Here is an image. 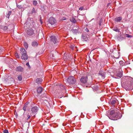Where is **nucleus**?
<instances>
[{"instance_id":"f257e3e1","label":"nucleus","mask_w":133,"mask_h":133,"mask_svg":"<svg viewBox=\"0 0 133 133\" xmlns=\"http://www.w3.org/2000/svg\"><path fill=\"white\" fill-rule=\"evenodd\" d=\"M122 86L127 90H130L133 89V78L125 76L122 78Z\"/></svg>"},{"instance_id":"f03ea898","label":"nucleus","mask_w":133,"mask_h":133,"mask_svg":"<svg viewBox=\"0 0 133 133\" xmlns=\"http://www.w3.org/2000/svg\"><path fill=\"white\" fill-rule=\"evenodd\" d=\"M121 114L118 112H115L114 110L110 111L108 117L110 119L116 120L121 118Z\"/></svg>"},{"instance_id":"7ed1b4c3","label":"nucleus","mask_w":133,"mask_h":133,"mask_svg":"<svg viewBox=\"0 0 133 133\" xmlns=\"http://www.w3.org/2000/svg\"><path fill=\"white\" fill-rule=\"evenodd\" d=\"M20 53L22 55L21 56L22 59L26 60L28 59V57L26 53V51L25 49L23 48H21L20 49Z\"/></svg>"},{"instance_id":"20e7f679","label":"nucleus","mask_w":133,"mask_h":133,"mask_svg":"<svg viewBox=\"0 0 133 133\" xmlns=\"http://www.w3.org/2000/svg\"><path fill=\"white\" fill-rule=\"evenodd\" d=\"M67 81L69 83L73 84L75 83L76 80L73 76H70L68 78Z\"/></svg>"},{"instance_id":"39448f33","label":"nucleus","mask_w":133,"mask_h":133,"mask_svg":"<svg viewBox=\"0 0 133 133\" xmlns=\"http://www.w3.org/2000/svg\"><path fill=\"white\" fill-rule=\"evenodd\" d=\"M81 82L85 84L87 82L88 80V76H83L80 79Z\"/></svg>"},{"instance_id":"423d86ee","label":"nucleus","mask_w":133,"mask_h":133,"mask_svg":"<svg viewBox=\"0 0 133 133\" xmlns=\"http://www.w3.org/2000/svg\"><path fill=\"white\" fill-rule=\"evenodd\" d=\"M51 41L52 42L54 43L55 44L58 42L57 38L54 36H51L50 37Z\"/></svg>"},{"instance_id":"0eeeda50","label":"nucleus","mask_w":133,"mask_h":133,"mask_svg":"<svg viewBox=\"0 0 133 133\" xmlns=\"http://www.w3.org/2000/svg\"><path fill=\"white\" fill-rule=\"evenodd\" d=\"M49 23L51 25H53L56 22V20L55 18L53 17H51L49 19Z\"/></svg>"},{"instance_id":"6e6552de","label":"nucleus","mask_w":133,"mask_h":133,"mask_svg":"<svg viewBox=\"0 0 133 133\" xmlns=\"http://www.w3.org/2000/svg\"><path fill=\"white\" fill-rule=\"evenodd\" d=\"M39 29H38L36 30L35 31V33L34 32V36H35V37L34 38H36V39H37L38 38L39 35Z\"/></svg>"},{"instance_id":"1a4fd4ad","label":"nucleus","mask_w":133,"mask_h":133,"mask_svg":"<svg viewBox=\"0 0 133 133\" xmlns=\"http://www.w3.org/2000/svg\"><path fill=\"white\" fill-rule=\"evenodd\" d=\"M43 89L41 87H38L37 89V92L38 93L41 94L43 91Z\"/></svg>"},{"instance_id":"9d476101","label":"nucleus","mask_w":133,"mask_h":133,"mask_svg":"<svg viewBox=\"0 0 133 133\" xmlns=\"http://www.w3.org/2000/svg\"><path fill=\"white\" fill-rule=\"evenodd\" d=\"M82 39L83 41H87L88 40V38L86 35H83L82 36Z\"/></svg>"},{"instance_id":"9b49d317","label":"nucleus","mask_w":133,"mask_h":133,"mask_svg":"<svg viewBox=\"0 0 133 133\" xmlns=\"http://www.w3.org/2000/svg\"><path fill=\"white\" fill-rule=\"evenodd\" d=\"M99 74V75L101 76L102 78L103 79L105 77V73L104 72H102V71H100Z\"/></svg>"},{"instance_id":"f8f14e48","label":"nucleus","mask_w":133,"mask_h":133,"mask_svg":"<svg viewBox=\"0 0 133 133\" xmlns=\"http://www.w3.org/2000/svg\"><path fill=\"white\" fill-rule=\"evenodd\" d=\"M116 75L117 77L121 78L123 76L122 73L121 72H118Z\"/></svg>"},{"instance_id":"ddd939ff","label":"nucleus","mask_w":133,"mask_h":133,"mask_svg":"<svg viewBox=\"0 0 133 133\" xmlns=\"http://www.w3.org/2000/svg\"><path fill=\"white\" fill-rule=\"evenodd\" d=\"M29 103V102H27L25 103L24 105V107L23 108V110L24 111H25L26 110V108L28 107V105Z\"/></svg>"},{"instance_id":"4468645a","label":"nucleus","mask_w":133,"mask_h":133,"mask_svg":"<svg viewBox=\"0 0 133 133\" xmlns=\"http://www.w3.org/2000/svg\"><path fill=\"white\" fill-rule=\"evenodd\" d=\"M27 34L29 35H31L33 34V31L32 29H28L27 32Z\"/></svg>"},{"instance_id":"2eb2a0df","label":"nucleus","mask_w":133,"mask_h":133,"mask_svg":"<svg viewBox=\"0 0 133 133\" xmlns=\"http://www.w3.org/2000/svg\"><path fill=\"white\" fill-rule=\"evenodd\" d=\"M42 81V80L41 78H38L36 80V82L38 84H40L41 83Z\"/></svg>"},{"instance_id":"dca6fc26","label":"nucleus","mask_w":133,"mask_h":133,"mask_svg":"<svg viewBox=\"0 0 133 133\" xmlns=\"http://www.w3.org/2000/svg\"><path fill=\"white\" fill-rule=\"evenodd\" d=\"M122 19L121 17H118L115 18V21L116 22H119L122 20Z\"/></svg>"},{"instance_id":"f3484780","label":"nucleus","mask_w":133,"mask_h":133,"mask_svg":"<svg viewBox=\"0 0 133 133\" xmlns=\"http://www.w3.org/2000/svg\"><path fill=\"white\" fill-rule=\"evenodd\" d=\"M0 28L4 30H6L8 29L7 26L1 25H0Z\"/></svg>"},{"instance_id":"a211bd4d","label":"nucleus","mask_w":133,"mask_h":133,"mask_svg":"<svg viewBox=\"0 0 133 133\" xmlns=\"http://www.w3.org/2000/svg\"><path fill=\"white\" fill-rule=\"evenodd\" d=\"M23 69V68L21 66H18L16 70L17 71H22Z\"/></svg>"},{"instance_id":"6ab92c4d","label":"nucleus","mask_w":133,"mask_h":133,"mask_svg":"<svg viewBox=\"0 0 133 133\" xmlns=\"http://www.w3.org/2000/svg\"><path fill=\"white\" fill-rule=\"evenodd\" d=\"M38 42L37 41H34V47H37L38 45Z\"/></svg>"},{"instance_id":"aec40b11","label":"nucleus","mask_w":133,"mask_h":133,"mask_svg":"<svg viewBox=\"0 0 133 133\" xmlns=\"http://www.w3.org/2000/svg\"><path fill=\"white\" fill-rule=\"evenodd\" d=\"M117 101V100L116 99H115L114 100H111V103L112 104L114 105L116 103Z\"/></svg>"},{"instance_id":"412c9836","label":"nucleus","mask_w":133,"mask_h":133,"mask_svg":"<svg viewBox=\"0 0 133 133\" xmlns=\"http://www.w3.org/2000/svg\"><path fill=\"white\" fill-rule=\"evenodd\" d=\"M30 106H29L28 107V110H29L30 109V108H31V110L32 111V112H33V107H32V106H33V104H32V103H30Z\"/></svg>"},{"instance_id":"4be33fe9","label":"nucleus","mask_w":133,"mask_h":133,"mask_svg":"<svg viewBox=\"0 0 133 133\" xmlns=\"http://www.w3.org/2000/svg\"><path fill=\"white\" fill-rule=\"evenodd\" d=\"M70 20L71 21L74 23H75L76 22V20L73 17H72L70 18Z\"/></svg>"},{"instance_id":"5701e85b","label":"nucleus","mask_w":133,"mask_h":133,"mask_svg":"<svg viewBox=\"0 0 133 133\" xmlns=\"http://www.w3.org/2000/svg\"><path fill=\"white\" fill-rule=\"evenodd\" d=\"M38 110V108L36 106L34 107V114H35V113H36L37 111Z\"/></svg>"},{"instance_id":"b1692460","label":"nucleus","mask_w":133,"mask_h":133,"mask_svg":"<svg viewBox=\"0 0 133 133\" xmlns=\"http://www.w3.org/2000/svg\"><path fill=\"white\" fill-rule=\"evenodd\" d=\"M11 11H9L8 12V13L6 15V17L8 18H9L10 15H11Z\"/></svg>"},{"instance_id":"393cba45","label":"nucleus","mask_w":133,"mask_h":133,"mask_svg":"<svg viewBox=\"0 0 133 133\" xmlns=\"http://www.w3.org/2000/svg\"><path fill=\"white\" fill-rule=\"evenodd\" d=\"M24 46L26 49H27L28 47V44L26 42H24Z\"/></svg>"},{"instance_id":"a878e982","label":"nucleus","mask_w":133,"mask_h":133,"mask_svg":"<svg viewBox=\"0 0 133 133\" xmlns=\"http://www.w3.org/2000/svg\"><path fill=\"white\" fill-rule=\"evenodd\" d=\"M37 4V1L36 0H34V5H35L36 6V7H35V8H38V5L36 6Z\"/></svg>"},{"instance_id":"bb28decb","label":"nucleus","mask_w":133,"mask_h":133,"mask_svg":"<svg viewBox=\"0 0 133 133\" xmlns=\"http://www.w3.org/2000/svg\"><path fill=\"white\" fill-rule=\"evenodd\" d=\"M59 87L62 90H64L65 89V87L62 84H60L59 85Z\"/></svg>"},{"instance_id":"cd10ccee","label":"nucleus","mask_w":133,"mask_h":133,"mask_svg":"<svg viewBox=\"0 0 133 133\" xmlns=\"http://www.w3.org/2000/svg\"><path fill=\"white\" fill-rule=\"evenodd\" d=\"M113 30L117 32H119V30L117 28H114L113 29Z\"/></svg>"},{"instance_id":"c85d7f7f","label":"nucleus","mask_w":133,"mask_h":133,"mask_svg":"<svg viewBox=\"0 0 133 133\" xmlns=\"http://www.w3.org/2000/svg\"><path fill=\"white\" fill-rule=\"evenodd\" d=\"M18 80L20 81H21L22 79V76L21 75L19 76L18 77Z\"/></svg>"},{"instance_id":"c756f323","label":"nucleus","mask_w":133,"mask_h":133,"mask_svg":"<svg viewBox=\"0 0 133 133\" xmlns=\"http://www.w3.org/2000/svg\"><path fill=\"white\" fill-rule=\"evenodd\" d=\"M17 7L19 9H21L22 8V6L21 5H18L17 4Z\"/></svg>"},{"instance_id":"7c9ffc66","label":"nucleus","mask_w":133,"mask_h":133,"mask_svg":"<svg viewBox=\"0 0 133 133\" xmlns=\"http://www.w3.org/2000/svg\"><path fill=\"white\" fill-rule=\"evenodd\" d=\"M72 31L75 34H76L78 32V30L77 29L74 30H73Z\"/></svg>"},{"instance_id":"2f4dec72","label":"nucleus","mask_w":133,"mask_h":133,"mask_svg":"<svg viewBox=\"0 0 133 133\" xmlns=\"http://www.w3.org/2000/svg\"><path fill=\"white\" fill-rule=\"evenodd\" d=\"M15 56L17 58H19V56L18 54L17 53H16L15 54Z\"/></svg>"},{"instance_id":"473e14b6","label":"nucleus","mask_w":133,"mask_h":133,"mask_svg":"<svg viewBox=\"0 0 133 133\" xmlns=\"http://www.w3.org/2000/svg\"><path fill=\"white\" fill-rule=\"evenodd\" d=\"M79 10L82 11L83 10H85V9L84 8L83 6H81L79 8Z\"/></svg>"},{"instance_id":"72a5a7b5","label":"nucleus","mask_w":133,"mask_h":133,"mask_svg":"<svg viewBox=\"0 0 133 133\" xmlns=\"http://www.w3.org/2000/svg\"><path fill=\"white\" fill-rule=\"evenodd\" d=\"M102 19H100L99 21V23H98L99 25V26H100L101 25V24L102 23Z\"/></svg>"},{"instance_id":"f704fd0d","label":"nucleus","mask_w":133,"mask_h":133,"mask_svg":"<svg viewBox=\"0 0 133 133\" xmlns=\"http://www.w3.org/2000/svg\"><path fill=\"white\" fill-rule=\"evenodd\" d=\"M39 19H40V23L41 24H42L43 23V22L42 21V19H41V16L40 17H39Z\"/></svg>"},{"instance_id":"c9c22d12","label":"nucleus","mask_w":133,"mask_h":133,"mask_svg":"<svg viewBox=\"0 0 133 133\" xmlns=\"http://www.w3.org/2000/svg\"><path fill=\"white\" fill-rule=\"evenodd\" d=\"M26 65L28 66V67L29 69L30 68V66L29 64V62H28V63H26Z\"/></svg>"},{"instance_id":"e433bc0d","label":"nucleus","mask_w":133,"mask_h":133,"mask_svg":"<svg viewBox=\"0 0 133 133\" xmlns=\"http://www.w3.org/2000/svg\"><path fill=\"white\" fill-rule=\"evenodd\" d=\"M4 133H9L8 130H5L3 131Z\"/></svg>"},{"instance_id":"4c0bfd02","label":"nucleus","mask_w":133,"mask_h":133,"mask_svg":"<svg viewBox=\"0 0 133 133\" xmlns=\"http://www.w3.org/2000/svg\"><path fill=\"white\" fill-rule=\"evenodd\" d=\"M85 31H86L87 32H88L89 31L88 30V29L87 28H86L85 29Z\"/></svg>"},{"instance_id":"58836bf2","label":"nucleus","mask_w":133,"mask_h":133,"mask_svg":"<svg viewBox=\"0 0 133 133\" xmlns=\"http://www.w3.org/2000/svg\"><path fill=\"white\" fill-rule=\"evenodd\" d=\"M119 63L120 64H122V63H123V62L122 61H120L119 62Z\"/></svg>"},{"instance_id":"ea45409f","label":"nucleus","mask_w":133,"mask_h":133,"mask_svg":"<svg viewBox=\"0 0 133 133\" xmlns=\"http://www.w3.org/2000/svg\"><path fill=\"white\" fill-rule=\"evenodd\" d=\"M71 48L73 49L74 48V46L73 45H71Z\"/></svg>"},{"instance_id":"a19ab883","label":"nucleus","mask_w":133,"mask_h":133,"mask_svg":"<svg viewBox=\"0 0 133 133\" xmlns=\"http://www.w3.org/2000/svg\"><path fill=\"white\" fill-rule=\"evenodd\" d=\"M66 19V18H65V17H63V19H62V20H65Z\"/></svg>"},{"instance_id":"79ce46f5","label":"nucleus","mask_w":133,"mask_h":133,"mask_svg":"<svg viewBox=\"0 0 133 133\" xmlns=\"http://www.w3.org/2000/svg\"><path fill=\"white\" fill-rule=\"evenodd\" d=\"M34 13H36V11H35V10L34 9Z\"/></svg>"},{"instance_id":"37998d69","label":"nucleus","mask_w":133,"mask_h":133,"mask_svg":"<svg viewBox=\"0 0 133 133\" xmlns=\"http://www.w3.org/2000/svg\"><path fill=\"white\" fill-rule=\"evenodd\" d=\"M30 117V116L28 115V119H29Z\"/></svg>"},{"instance_id":"c03bdc74","label":"nucleus","mask_w":133,"mask_h":133,"mask_svg":"<svg viewBox=\"0 0 133 133\" xmlns=\"http://www.w3.org/2000/svg\"><path fill=\"white\" fill-rule=\"evenodd\" d=\"M128 37H131V35H128Z\"/></svg>"},{"instance_id":"a18cd8bd","label":"nucleus","mask_w":133,"mask_h":133,"mask_svg":"<svg viewBox=\"0 0 133 133\" xmlns=\"http://www.w3.org/2000/svg\"><path fill=\"white\" fill-rule=\"evenodd\" d=\"M32 45H33V42H32Z\"/></svg>"},{"instance_id":"49530a36","label":"nucleus","mask_w":133,"mask_h":133,"mask_svg":"<svg viewBox=\"0 0 133 133\" xmlns=\"http://www.w3.org/2000/svg\"><path fill=\"white\" fill-rule=\"evenodd\" d=\"M38 54V55H40V54L39 53V52H38V54Z\"/></svg>"},{"instance_id":"de8ad7c7","label":"nucleus","mask_w":133,"mask_h":133,"mask_svg":"<svg viewBox=\"0 0 133 133\" xmlns=\"http://www.w3.org/2000/svg\"><path fill=\"white\" fill-rule=\"evenodd\" d=\"M109 4H108L107 6H108V5H109Z\"/></svg>"},{"instance_id":"09e8293b","label":"nucleus","mask_w":133,"mask_h":133,"mask_svg":"<svg viewBox=\"0 0 133 133\" xmlns=\"http://www.w3.org/2000/svg\"><path fill=\"white\" fill-rule=\"evenodd\" d=\"M109 4H108L107 6H108V5H109Z\"/></svg>"},{"instance_id":"8fccbe9b","label":"nucleus","mask_w":133,"mask_h":133,"mask_svg":"<svg viewBox=\"0 0 133 133\" xmlns=\"http://www.w3.org/2000/svg\"><path fill=\"white\" fill-rule=\"evenodd\" d=\"M42 53H43V52H42V53H41V54H42Z\"/></svg>"}]
</instances>
